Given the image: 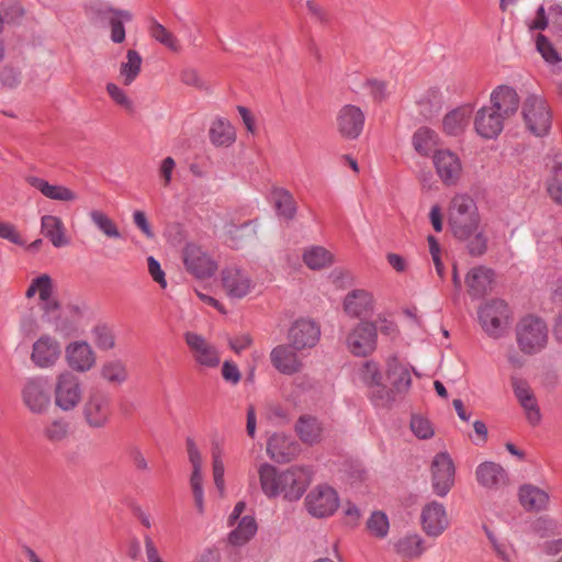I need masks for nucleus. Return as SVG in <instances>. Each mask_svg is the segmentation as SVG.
<instances>
[{
    "instance_id": "obj_1",
    "label": "nucleus",
    "mask_w": 562,
    "mask_h": 562,
    "mask_svg": "<svg viewBox=\"0 0 562 562\" xmlns=\"http://www.w3.org/2000/svg\"><path fill=\"white\" fill-rule=\"evenodd\" d=\"M515 340L522 355H538L549 345V326L547 322L539 316L526 315L516 324Z\"/></svg>"
},
{
    "instance_id": "obj_2",
    "label": "nucleus",
    "mask_w": 562,
    "mask_h": 562,
    "mask_svg": "<svg viewBox=\"0 0 562 562\" xmlns=\"http://www.w3.org/2000/svg\"><path fill=\"white\" fill-rule=\"evenodd\" d=\"M448 221L457 238L471 237L480 223L474 200L468 194H456L449 205Z\"/></svg>"
},
{
    "instance_id": "obj_3",
    "label": "nucleus",
    "mask_w": 562,
    "mask_h": 562,
    "mask_svg": "<svg viewBox=\"0 0 562 562\" xmlns=\"http://www.w3.org/2000/svg\"><path fill=\"white\" fill-rule=\"evenodd\" d=\"M53 404L61 413L75 412L83 401L80 378L69 370L56 374L52 387Z\"/></svg>"
},
{
    "instance_id": "obj_4",
    "label": "nucleus",
    "mask_w": 562,
    "mask_h": 562,
    "mask_svg": "<svg viewBox=\"0 0 562 562\" xmlns=\"http://www.w3.org/2000/svg\"><path fill=\"white\" fill-rule=\"evenodd\" d=\"M20 398L23 407L32 415H45L52 407V387L44 376H30L24 380Z\"/></svg>"
},
{
    "instance_id": "obj_5",
    "label": "nucleus",
    "mask_w": 562,
    "mask_h": 562,
    "mask_svg": "<svg viewBox=\"0 0 562 562\" xmlns=\"http://www.w3.org/2000/svg\"><path fill=\"white\" fill-rule=\"evenodd\" d=\"M526 130L537 137L547 135L552 124V112L546 99L536 93L526 97L521 105Z\"/></svg>"
},
{
    "instance_id": "obj_6",
    "label": "nucleus",
    "mask_w": 562,
    "mask_h": 562,
    "mask_svg": "<svg viewBox=\"0 0 562 562\" xmlns=\"http://www.w3.org/2000/svg\"><path fill=\"white\" fill-rule=\"evenodd\" d=\"M356 376L367 387L368 395L374 405L383 406L391 401V391L384 384L376 362H362L357 369Z\"/></svg>"
},
{
    "instance_id": "obj_7",
    "label": "nucleus",
    "mask_w": 562,
    "mask_h": 562,
    "mask_svg": "<svg viewBox=\"0 0 562 562\" xmlns=\"http://www.w3.org/2000/svg\"><path fill=\"white\" fill-rule=\"evenodd\" d=\"M81 415L85 425L93 430L103 429L111 420V401L100 391L90 392L83 402Z\"/></svg>"
},
{
    "instance_id": "obj_8",
    "label": "nucleus",
    "mask_w": 562,
    "mask_h": 562,
    "mask_svg": "<svg viewBox=\"0 0 562 562\" xmlns=\"http://www.w3.org/2000/svg\"><path fill=\"white\" fill-rule=\"evenodd\" d=\"M306 510L316 518H326L335 514L339 507V496L335 488L327 484L313 487L304 499Z\"/></svg>"
},
{
    "instance_id": "obj_9",
    "label": "nucleus",
    "mask_w": 562,
    "mask_h": 562,
    "mask_svg": "<svg viewBox=\"0 0 562 562\" xmlns=\"http://www.w3.org/2000/svg\"><path fill=\"white\" fill-rule=\"evenodd\" d=\"M90 13L100 21H106L110 25V38L115 44L125 41L124 22H130L133 15L127 10L116 9L108 2H100L90 7Z\"/></svg>"
},
{
    "instance_id": "obj_10",
    "label": "nucleus",
    "mask_w": 562,
    "mask_h": 562,
    "mask_svg": "<svg viewBox=\"0 0 562 562\" xmlns=\"http://www.w3.org/2000/svg\"><path fill=\"white\" fill-rule=\"evenodd\" d=\"M436 175L446 187L457 186L463 175V164L459 155L451 149L442 148L432 155Z\"/></svg>"
},
{
    "instance_id": "obj_11",
    "label": "nucleus",
    "mask_w": 562,
    "mask_h": 562,
    "mask_svg": "<svg viewBox=\"0 0 562 562\" xmlns=\"http://www.w3.org/2000/svg\"><path fill=\"white\" fill-rule=\"evenodd\" d=\"M221 282L223 291L232 300H241L257 288L250 273L238 267L225 268L221 273Z\"/></svg>"
},
{
    "instance_id": "obj_12",
    "label": "nucleus",
    "mask_w": 562,
    "mask_h": 562,
    "mask_svg": "<svg viewBox=\"0 0 562 562\" xmlns=\"http://www.w3.org/2000/svg\"><path fill=\"white\" fill-rule=\"evenodd\" d=\"M431 486L437 496L445 497L454 484L456 468L447 452L437 453L430 465Z\"/></svg>"
},
{
    "instance_id": "obj_13",
    "label": "nucleus",
    "mask_w": 562,
    "mask_h": 562,
    "mask_svg": "<svg viewBox=\"0 0 562 562\" xmlns=\"http://www.w3.org/2000/svg\"><path fill=\"white\" fill-rule=\"evenodd\" d=\"M54 329L63 337L79 335L85 328L86 306L81 303H68L58 310Z\"/></svg>"
},
{
    "instance_id": "obj_14",
    "label": "nucleus",
    "mask_w": 562,
    "mask_h": 562,
    "mask_svg": "<svg viewBox=\"0 0 562 562\" xmlns=\"http://www.w3.org/2000/svg\"><path fill=\"white\" fill-rule=\"evenodd\" d=\"M479 318L484 331L491 337L498 338L507 324V304L502 300L487 302L480 308Z\"/></svg>"
},
{
    "instance_id": "obj_15",
    "label": "nucleus",
    "mask_w": 562,
    "mask_h": 562,
    "mask_svg": "<svg viewBox=\"0 0 562 562\" xmlns=\"http://www.w3.org/2000/svg\"><path fill=\"white\" fill-rule=\"evenodd\" d=\"M65 360L70 371L87 373L97 366V352L86 340H72L65 347Z\"/></svg>"
},
{
    "instance_id": "obj_16",
    "label": "nucleus",
    "mask_w": 562,
    "mask_h": 562,
    "mask_svg": "<svg viewBox=\"0 0 562 562\" xmlns=\"http://www.w3.org/2000/svg\"><path fill=\"white\" fill-rule=\"evenodd\" d=\"M183 338L195 363L210 369L220 366L221 352L205 337L194 331H187Z\"/></svg>"
},
{
    "instance_id": "obj_17",
    "label": "nucleus",
    "mask_w": 562,
    "mask_h": 562,
    "mask_svg": "<svg viewBox=\"0 0 562 562\" xmlns=\"http://www.w3.org/2000/svg\"><path fill=\"white\" fill-rule=\"evenodd\" d=\"M186 269L198 279H207L217 270L216 261L199 245L188 244L183 249Z\"/></svg>"
},
{
    "instance_id": "obj_18",
    "label": "nucleus",
    "mask_w": 562,
    "mask_h": 562,
    "mask_svg": "<svg viewBox=\"0 0 562 562\" xmlns=\"http://www.w3.org/2000/svg\"><path fill=\"white\" fill-rule=\"evenodd\" d=\"M61 355L59 341L47 334L40 336L32 346L31 361L40 369L55 367Z\"/></svg>"
},
{
    "instance_id": "obj_19",
    "label": "nucleus",
    "mask_w": 562,
    "mask_h": 562,
    "mask_svg": "<svg viewBox=\"0 0 562 562\" xmlns=\"http://www.w3.org/2000/svg\"><path fill=\"white\" fill-rule=\"evenodd\" d=\"M347 347L355 356H367L376 347V327L369 322H360L347 336Z\"/></svg>"
},
{
    "instance_id": "obj_20",
    "label": "nucleus",
    "mask_w": 562,
    "mask_h": 562,
    "mask_svg": "<svg viewBox=\"0 0 562 562\" xmlns=\"http://www.w3.org/2000/svg\"><path fill=\"white\" fill-rule=\"evenodd\" d=\"M319 326L308 318L295 321L288 334L291 346L297 351L314 348L319 341Z\"/></svg>"
},
{
    "instance_id": "obj_21",
    "label": "nucleus",
    "mask_w": 562,
    "mask_h": 562,
    "mask_svg": "<svg viewBox=\"0 0 562 562\" xmlns=\"http://www.w3.org/2000/svg\"><path fill=\"white\" fill-rule=\"evenodd\" d=\"M420 525L428 537L441 536L450 525L446 507L436 501L426 504L420 513Z\"/></svg>"
},
{
    "instance_id": "obj_22",
    "label": "nucleus",
    "mask_w": 562,
    "mask_h": 562,
    "mask_svg": "<svg viewBox=\"0 0 562 562\" xmlns=\"http://www.w3.org/2000/svg\"><path fill=\"white\" fill-rule=\"evenodd\" d=\"M364 113L356 105H344L337 113L336 125L341 137L356 139L362 133L364 126Z\"/></svg>"
},
{
    "instance_id": "obj_23",
    "label": "nucleus",
    "mask_w": 562,
    "mask_h": 562,
    "mask_svg": "<svg viewBox=\"0 0 562 562\" xmlns=\"http://www.w3.org/2000/svg\"><path fill=\"white\" fill-rule=\"evenodd\" d=\"M510 382L514 394L524 409L526 419L530 425L537 426L541 420V413L533 390L524 379L513 376Z\"/></svg>"
},
{
    "instance_id": "obj_24",
    "label": "nucleus",
    "mask_w": 562,
    "mask_h": 562,
    "mask_svg": "<svg viewBox=\"0 0 562 562\" xmlns=\"http://www.w3.org/2000/svg\"><path fill=\"white\" fill-rule=\"evenodd\" d=\"M385 367L386 376L391 384V387H389L391 394L407 393L412 385V372L414 371L409 363L393 356L387 358Z\"/></svg>"
},
{
    "instance_id": "obj_25",
    "label": "nucleus",
    "mask_w": 562,
    "mask_h": 562,
    "mask_svg": "<svg viewBox=\"0 0 562 562\" xmlns=\"http://www.w3.org/2000/svg\"><path fill=\"white\" fill-rule=\"evenodd\" d=\"M506 119L492 105L482 106L474 116L473 124L476 133L483 138L496 137L504 128Z\"/></svg>"
},
{
    "instance_id": "obj_26",
    "label": "nucleus",
    "mask_w": 562,
    "mask_h": 562,
    "mask_svg": "<svg viewBox=\"0 0 562 562\" xmlns=\"http://www.w3.org/2000/svg\"><path fill=\"white\" fill-rule=\"evenodd\" d=\"M308 484L307 473L302 468H289L283 471V482L279 487V496L293 502L301 498Z\"/></svg>"
},
{
    "instance_id": "obj_27",
    "label": "nucleus",
    "mask_w": 562,
    "mask_h": 562,
    "mask_svg": "<svg viewBox=\"0 0 562 562\" xmlns=\"http://www.w3.org/2000/svg\"><path fill=\"white\" fill-rule=\"evenodd\" d=\"M54 290V281L47 273H42L38 277L32 279L26 292L25 296L27 299H32L34 296H38V300L42 304V308L45 313L49 314L58 310V302L53 299Z\"/></svg>"
},
{
    "instance_id": "obj_28",
    "label": "nucleus",
    "mask_w": 562,
    "mask_h": 562,
    "mask_svg": "<svg viewBox=\"0 0 562 562\" xmlns=\"http://www.w3.org/2000/svg\"><path fill=\"white\" fill-rule=\"evenodd\" d=\"M490 102L501 115L508 120L518 111L520 99L513 87L502 85L492 91Z\"/></svg>"
},
{
    "instance_id": "obj_29",
    "label": "nucleus",
    "mask_w": 562,
    "mask_h": 562,
    "mask_svg": "<svg viewBox=\"0 0 562 562\" xmlns=\"http://www.w3.org/2000/svg\"><path fill=\"white\" fill-rule=\"evenodd\" d=\"M25 181L47 199L61 203H71L78 200V194L66 186L53 184L43 178L32 175L26 176Z\"/></svg>"
},
{
    "instance_id": "obj_30",
    "label": "nucleus",
    "mask_w": 562,
    "mask_h": 562,
    "mask_svg": "<svg viewBox=\"0 0 562 562\" xmlns=\"http://www.w3.org/2000/svg\"><path fill=\"white\" fill-rule=\"evenodd\" d=\"M267 453L276 462H288L299 453V446L291 436L276 432L268 439Z\"/></svg>"
},
{
    "instance_id": "obj_31",
    "label": "nucleus",
    "mask_w": 562,
    "mask_h": 562,
    "mask_svg": "<svg viewBox=\"0 0 562 562\" xmlns=\"http://www.w3.org/2000/svg\"><path fill=\"white\" fill-rule=\"evenodd\" d=\"M297 350L286 345H279L270 352V361L276 370L282 374L292 375L300 372L303 363L299 358Z\"/></svg>"
},
{
    "instance_id": "obj_32",
    "label": "nucleus",
    "mask_w": 562,
    "mask_h": 562,
    "mask_svg": "<svg viewBox=\"0 0 562 562\" xmlns=\"http://www.w3.org/2000/svg\"><path fill=\"white\" fill-rule=\"evenodd\" d=\"M41 234L47 238L55 248H63L70 244V237L65 223L57 215L46 214L41 217Z\"/></svg>"
},
{
    "instance_id": "obj_33",
    "label": "nucleus",
    "mask_w": 562,
    "mask_h": 562,
    "mask_svg": "<svg viewBox=\"0 0 562 562\" xmlns=\"http://www.w3.org/2000/svg\"><path fill=\"white\" fill-rule=\"evenodd\" d=\"M72 434L71 423L65 416H55L43 423L42 438L54 446L69 440Z\"/></svg>"
},
{
    "instance_id": "obj_34",
    "label": "nucleus",
    "mask_w": 562,
    "mask_h": 562,
    "mask_svg": "<svg viewBox=\"0 0 562 562\" xmlns=\"http://www.w3.org/2000/svg\"><path fill=\"white\" fill-rule=\"evenodd\" d=\"M374 305L372 293L362 289L349 292L344 300V311L352 317L368 316L373 312Z\"/></svg>"
},
{
    "instance_id": "obj_35",
    "label": "nucleus",
    "mask_w": 562,
    "mask_h": 562,
    "mask_svg": "<svg viewBox=\"0 0 562 562\" xmlns=\"http://www.w3.org/2000/svg\"><path fill=\"white\" fill-rule=\"evenodd\" d=\"M473 116V106L471 104H463L448 112L442 119V131L450 136H458L462 134Z\"/></svg>"
},
{
    "instance_id": "obj_36",
    "label": "nucleus",
    "mask_w": 562,
    "mask_h": 562,
    "mask_svg": "<svg viewBox=\"0 0 562 562\" xmlns=\"http://www.w3.org/2000/svg\"><path fill=\"white\" fill-rule=\"evenodd\" d=\"M494 272L484 266L472 268L465 277L468 292L473 297H479L492 290Z\"/></svg>"
},
{
    "instance_id": "obj_37",
    "label": "nucleus",
    "mask_w": 562,
    "mask_h": 562,
    "mask_svg": "<svg viewBox=\"0 0 562 562\" xmlns=\"http://www.w3.org/2000/svg\"><path fill=\"white\" fill-rule=\"evenodd\" d=\"M480 485L490 490H498L508 483V476L504 468L494 462H483L475 471Z\"/></svg>"
},
{
    "instance_id": "obj_38",
    "label": "nucleus",
    "mask_w": 562,
    "mask_h": 562,
    "mask_svg": "<svg viewBox=\"0 0 562 562\" xmlns=\"http://www.w3.org/2000/svg\"><path fill=\"white\" fill-rule=\"evenodd\" d=\"M100 379L110 386H121L130 378L127 364L124 360L112 358L103 361L99 370Z\"/></svg>"
},
{
    "instance_id": "obj_39",
    "label": "nucleus",
    "mask_w": 562,
    "mask_h": 562,
    "mask_svg": "<svg viewBox=\"0 0 562 562\" xmlns=\"http://www.w3.org/2000/svg\"><path fill=\"white\" fill-rule=\"evenodd\" d=\"M224 234L229 247L238 249L255 238L257 234L256 224L252 221L244 222L240 225L228 223L224 227Z\"/></svg>"
},
{
    "instance_id": "obj_40",
    "label": "nucleus",
    "mask_w": 562,
    "mask_h": 562,
    "mask_svg": "<svg viewBox=\"0 0 562 562\" xmlns=\"http://www.w3.org/2000/svg\"><path fill=\"white\" fill-rule=\"evenodd\" d=\"M258 476L262 493L268 498L278 497L279 487L283 482V471H279L276 467L265 462L258 468Z\"/></svg>"
},
{
    "instance_id": "obj_41",
    "label": "nucleus",
    "mask_w": 562,
    "mask_h": 562,
    "mask_svg": "<svg viewBox=\"0 0 562 562\" xmlns=\"http://www.w3.org/2000/svg\"><path fill=\"white\" fill-rule=\"evenodd\" d=\"M295 431L303 443L313 446L321 441L323 426L317 418L304 415L297 419Z\"/></svg>"
},
{
    "instance_id": "obj_42",
    "label": "nucleus",
    "mask_w": 562,
    "mask_h": 562,
    "mask_svg": "<svg viewBox=\"0 0 562 562\" xmlns=\"http://www.w3.org/2000/svg\"><path fill=\"white\" fill-rule=\"evenodd\" d=\"M519 502L525 509L539 512L547 508L549 495L535 485L526 484L519 490Z\"/></svg>"
},
{
    "instance_id": "obj_43",
    "label": "nucleus",
    "mask_w": 562,
    "mask_h": 562,
    "mask_svg": "<svg viewBox=\"0 0 562 562\" xmlns=\"http://www.w3.org/2000/svg\"><path fill=\"white\" fill-rule=\"evenodd\" d=\"M209 135L211 143L217 147H229L236 140L234 126L222 117L212 122Z\"/></svg>"
},
{
    "instance_id": "obj_44",
    "label": "nucleus",
    "mask_w": 562,
    "mask_h": 562,
    "mask_svg": "<svg viewBox=\"0 0 562 562\" xmlns=\"http://www.w3.org/2000/svg\"><path fill=\"white\" fill-rule=\"evenodd\" d=\"M439 144L438 134L428 128V127H419L412 137V145L415 151L424 157L432 156L437 149Z\"/></svg>"
},
{
    "instance_id": "obj_45",
    "label": "nucleus",
    "mask_w": 562,
    "mask_h": 562,
    "mask_svg": "<svg viewBox=\"0 0 562 562\" xmlns=\"http://www.w3.org/2000/svg\"><path fill=\"white\" fill-rule=\"evenodd\" d=\"M258 529L256 519L252 516L241 517L237 526L228 533V542L234 547H241L248 543Z\"/></svg>"
},
{
    "instance_id": "obj_46",
    "label": "nucleus",
    "mask_w": 562,
    "mask_h": 562,
    "mask_svg": "<svg viewBox=\"0 0 562 562\" xmlns=\"http://www.w3.org/2000/svg\"><path fill=\"white\" fill-rule=\"evenodd\" d=\"M143 58L135 49H128L126 60L120 65L119 78L123 86H131L139 76Z\"/></svg>"
},
{
    "instance_id": "obj_47",
    "label": "nucleus",
    "mask_w": 562,
    "mask_h": 562,
    "mask_svg": "<svg viewBox=\"0 0 562 562\" xmlns=\"http://www.w3.org/2000/svg\"><path fill=\"white\" fill-rule=\"evenodd\" d=\"M393 546L396 553L409 559L420 557L425 551L424 539L415 532L404 535Z\"/></svg>"
},
{
    "instance_id": "obj_48",
    "label": "nucleus",
    "mask_w": 562,
    "mask_h": 562,
    "mask_svg": "<svg viewBox=\"0 0 562 562\" xmlns=\"http://www.w3.org/2000/svg\"><path fill=\"white\" fill-rule=\"evenodd\" d=\"M302 258L306 267L312 270L325 269L334 262L333 254L323 246L307 247Z\"/></svg>"
},
{
    "instance_id": "obj_49",
    "label": "nucleus",
    "mask_w": 562,
    "mask_h": 562,
    "mask_svg": "<svg viewBox=\"0 0 562 562\" xmlns=\"http://www.w3.org/2000/svg\"><path fill=\"white\" fill-rule=\"evenodd\" d=\"M89 218L94 227L102 233L106 238L120 239L122 237L117 224L103 211L91 210Z\"/></svg>"
},
{
    "instance_id": "obj_50",
    "label": "nucleus",
    "mask_w": 562,
    "mask_h": 562,
    "mask_svg": "<svg viewBox=\"0 0 562 562\" xmlns=\"http://www.w3.org/2000/svg\"><path fill=\"white\" fill-rule=\"evenodd\" d=\"M91 337L101 351H110L116 346V336L113 328L105 323H98L91 328Z\"/></svg>"
},
{
    "instance_id": "obj_51",
    "label": "nucleus",
    "mask_w": 562,
    "mask_h": 562,
    "mask_svg": "<svg viewBox=\"0 0 562 562\" xmlns=\"http://www.w3.org/2000/svg\"><path fill=\"white\" fill-rule=\"evenodd\" d=\"M272 195L278 215L285 220H292L296 214V202L290 191L278 188L273 190Z\"/></svg>"
},
{
    "instance_id": "obj_52",
    "label": "nucleus",
    "mask_w": 562,
    "mask_h": 562,
    "mask_svg": "<svg viewBox=\"0 0 562 562\" xmlns=\"http://www.w3.org/2000/svg\"><path fill=\"white\" fill-rule=\"evenodd\" d=\"M546 190L549 198L562 206V164L557 162L552 166L546 180Z\"/></svg>"
},
{
    "instance_id": "obj_53",
    "label": "nucleus",
    "mask_w": 562,
    "mask_h": 562,
    "mask_svg": "<svg viewBox=\"0 0 562 562\" xmlns=\"http://www.w3.org/2000/svg\"><path fill=\"white\" fill-rule=\"evenodd\" d=\"M212 474L215 487L223 495L225 493V464L224 452L220 445H214L212 448Z\"/></svg>"
},
{
    "instance_id": "obj_54",
    "label": "nucleus",
    "mask_w": 562,
    "mask_h": 562,
    "mask_svg": "<svg viewBox=\"0 0 562 562\" xmlns=\"http://www.w3.org/2000/svg\"><path fill=\"white\" fill-rule=\"evenodd\" d=\"M105 91L110 99L124 110L127 114H134L136 111V105L133 99L128 95V93L120 87L117 83L108 82L105 86Z\"/></svg>"
},
{
    "instance_id": "obj_55",
    "label": "nucleus",
    "mask_w": 562,
    "mask_h": 562,
    "mask_svg": "<svg viewBox=\"0 0 562 562\" xmlns=\"http://www.w3.org/2000/svg\"><path fill=\"white\" fill-rule=\"evenodd\" d=\"M149 34L153 38L170 50L178 52L180 49V44L177 37L159 22L153 21L149 27Z\"/></svg>"
},
{
    "instance_id": "obj_56",
    "label": "nucleus",
    "mask_w": 562,
    "mask_h": 562,
    "mask_svg": "<svg viewBox=\"0 0 562 562\" xmlns=\"http://www.w3.org/2000/svg\"><path fill=\"white\" fill-rule=\"evenodd\" d=\"M367 529L371 536L384 539L390 529L387 516L380 510L373 512L367 520Z\"/></svg>"
},
{
    "instance_id": "obj_57",
    "label": "nucleus",
    "mask_w": 562,
    "mask_h": 562,
    "mask_svg": "<svg viewBox=\"0 0 562 562\" xmlns=\"http://www.w3.org/2000/svg\"><path fill=\"white\" fill-rule=\"evenodd\" d=\"M536 49L543 60L549 65H557L561 61V56L548 37L538 34L535 40Z\"/></svg>"
},
{
    "instance_id": "obj_58",
    "label": "nucleus",
    "mask_w": 562,
    "mask_h": 562,
    "mask_svg": "<svg viewBox=\"0 0 562 562\" xmlns=\"http://www.w3.org/2000/svg\"><path fill=\"white\" fill-rule=\"evenodd\" d=\"M190 487L194 499V505L200 514L204 513V490H203V469L191 471Z\"/></svg>"
},
{
    "instance_id": "obj_59",
    "label": "nucleus",
    "mask_w": 562,
    "mask_h": 562,
    "mask_svg": "<svg viewBox=\"0 0 562 562\" xmlns=\"http://www.w3.org/2000/svg\"><path fill=\"white\" fill-rule=\"evenodd\" d=\"M467 241V248L473 256H481L487 249V236L481 225H477L476 231L469 238H459Z\"/></svg>"
},
{
    "instance_id": "obj_60",
    "label": "nucleus",
    "mask_w": 562,
    "mask_h": 562,
    "mask_svg": "<svg viewBox=\"0 0 562 562\" xmlns=\"http://www.w3.org/2000/svg\"><path fill=\"white\" fill-rule=\"evenodd\" d=\"M411 429L419 439H429L435 435L432 424L426 417L415 415L411 419Z\"/></svg>"
},
{
    "instance_id": "obj_61",
    "label": "nucleus",
    "mask_w": 562,
    "mask_h": 562,
    "mask_svg": "<svg viewBox=\"0 0 562 562\" xmlns=\"http://www.w3.org/2000/svg\"><path fill=\"white\" fill-rule=\"evenodd\" d=\"M0 238L5 239L16 246H25V239L18 227L10 223L0 221Z\"/></svg>"
},
{
    "instance_id": "obj_62",
    "label": "nucleus",
    "mask_w": 562,
    "mask_h": 562,
    "mask_svg": "<svg viewBox=\"0 0 562 562\" xmlns=\"http://www.w3.org/2000/svg\"><path fill=\"white\" fill-rule=\"evenodd\" d=\"M0 81L3 86L13 89L21 83L22 74L18 68L7 65L0 71Z\"/></svg>"
},
{
    "instance_id": "obj_63",
    "label": "nucleus",
    "mask_w": 562,
    "mask_h": 562,
    "mask_svg": "<svg viewBox=\"0 0 562 562\" xmlns=\"http://www.w3.org/2000/svg\"><path fill=\"white\" fill-rule=\"evenodd\" d=\"M176 166V160L172 157H166L160 161L158 176L164 188H168L170 186Z\"/></svg>"
},
{
    "instance_id": "obj_64",
    "label": "nucleus",
    "mask_w": 562,
    "mask_h": 562,
    "mask_svg": "<svg viewBox=\"0 0 562 562\" xmlns=\"http://www.w3.org/2000/svg\"><path fill=\"white\" fill-rule=\"evenodd\" d=\"M144 549L146 562H167L162 558L159 548L149 535L144 536Z\"/></svg>"
}]
</instances>
